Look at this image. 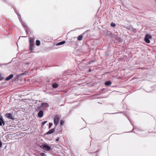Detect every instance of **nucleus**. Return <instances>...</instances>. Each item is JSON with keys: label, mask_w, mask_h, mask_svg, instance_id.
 I'll return each mask as SVG.
<instances>
[{"label": "nucleus", "mask_w": 156, "mask_h": 156, "mask_svg": "<svg viewBox=\"0 0 156 156\" xmlns=\"http://www.w3.org/2000/svg\"><path fill=\"white\" fill-rule=\"evenodd\" d=\"M60 125H62L64 123V121L62 120H61L60 122Z\"/></svg>", "instance_id": "19"}, {"label": "nucleus", "mask_w": 156, "mask_h": 156, "mask_svg": "<svg viewBox=\"0 0 156 156\" xmlns=\"http://www.w3.org/2000/svg\"><path fill=\"white\" fill-rule=\"evenodd\" d=\"M47 122V121H45L43 122H42V126H43L46 122Z\"/></svg>", "instance_id": "21"}, {"label": "nucleus", "mask_w": 156, "mask_h": 156, "mask_svg": "<svg viewBox=\"0 0 156 156\" xmlns=\"http://www.w3.org/2000/svg\"><path fill=\"white\" fill-rule=\"evenodd\" d=\"M34 42L33 39L32 38H30V43H32Z\"/></svg>", "instance_id": "18"}, {"label": "nucleus", "mask_w": 156, "mask_h": 156, "mask_svg": "<svg viewBox=\"0 0 156 156\" xmlns=\"http://www.w3.org/2000/svg\"><path fill=\"white\" fill-rule=\"evenodd\" d=\"M0 120L3 121L2 116L0 115Z\"/></svg>", "instance_id": "23"}, {"label": "nucleus", "mask_w": 156, "mask_h": 156, "mask_svg": "<svg viewBox=\"0 0 156 156\" xmlns=\"http://www.w3.org/2000/svg\"><path fill=\"white\" fill-rule=\"evenodd\" d=\"M43 112L42 110H41L38 113V116L39 117L41 118L43 116Z\"/></svg>", "instance_id": "7"}, {"label": "nucleus", "mask_w": 156, "mask_h": 156, "mask_svg": "<svg viewBox=\"0 0 156 156\" xmlns=\"http://www.w3.org/2000/svg\"><path fill=\"white\" fill-rule=\"evenodd\" d=\"M41 105L42 107H49V105L47 103L42 102L41 104Z\"/></svg>", "instance_id": "9"}, {"label": "nucleus", "mask_w": 156, "mask_h": 156, "mask_svg": "<svg viewBox=\"0 0 156 156\" xmlns=\"http://www.w3.org/2000/svg\"><path fill=\"white\" fill-rule=\"evenodd\" d=\"M83 36L81 35H79L77 38V39L79 41H81L82 40Z\"/></svg>", "instance_id": "14"}, {"label": "nucleus", "mask_w": 156, "mask_h": 156, "mask_svg": "<svg viewBox=\"0 0 156 156\" xmlns=\"http://www.w3.org/2000/svg\"><path fill=\"white\" fill-rule=\"evenodd\" d=\"M112 84V82L110 81H107L105 83V84L106 86H109Z\"/></svg>", "instance_id": "12"}, {"label": "nucleus", "mask_w": 156, "mask_h": 156, "mask_svg": "<svg viewBox=\"0 0 156 156\" xmlns=\"http://www.w3.org/2000/svg\"><path fill=\"white\" fill-rule=\"evenodd\" d=\"M59 138L58 137V138H57L56 139V142H57V141H58L59 140Z\"/></svg>", "instance_id": "26"}, {"label": "nucleus", "mask_w": 156, "mask_h": 156, "mask_svg": "<svg viewBox=\"0 0 156 156\" xmlns=\"http://www.w3.org/2000/svg\"><path fill=\"white\" fill-rule=\"evenodd\" d=\"M20 22L21 23L22 25V26L24 28H25V30L26 31V32L27 33V31H28V30H27L28 28H27L26 25L25 24V23H24L23 22L22 20H20Z\"/></svg>", "instance_id": "6"}, {"label": "nucleus", "mask_w": 156, "mask_h": 156, "mask_svg": "<svg viewBox=\"0 0 156 156\" xmlns=\"http://www.w3.org/2000/svg\"><path fill=\"white\" fill-rule=\"evenodd\" d=\"M13 76V75L12 74H10L6 78L5 80L6 81H9L11 78H12Z\"/></svg>", "instance_id": "8"}, {"label": "nucleus", "mask_w": 156, "mask_h": 156, "mask_svg": "<svg viewBox=\"0 0 156 156\" xmlns=\"http://www.w3.org/2000/svg\"><path fill=\"white\" fill-rule=\"evenodd\" d=\"M52 125H53V124L52 123H49V128H50L51 127V126Z\"/></svg>", "instance_id": "22"}, {"label": "nucleus", "mask_w": 156, "mask_h": 156, "mask_svg": "<svg viewBox=\"0 0 156 156\" xmlns=\"http://www.w3.org/2000/svg\"><path fill=\"white\" fill-rule=\"evenodd\" d=\"M58 84L56 83H54L52 84V87L54 88H56L58 87Z\"/></svg>", "instance_id": "11"}, {"label": "nucleus", "mask_w": 156, "mask_h": 156, "mask_svg": "<svg viewBox=\"0 0 156 156\" xmlns=\"http://www.w3.org/2000/svg\"><path fill=\"white\" fill-rule=\"evenodd\" d=\"M3 79V78L1 74H0V80H2Z\"/></svg>", "instance_id": "24"}, {"label": "nucleus", "mask_w": 156, "mask_h": 156, "mask_svg": "<svg viewBox=\"0 0 156 156\" xmlns=\"http://www.w3.org/2000/svg\"><path fill=\"white\" fill-rule=\"evenodd\" d=\"M3 124V125L4 126L5 125V122L4 121L0 120V126H1Z\"/></svg>", "instance_id": "16"}, {"label": "nucleus", "mask_w": 156, "mask_h": 156, "mask_svg": "<svg viewBox=\"0 0 156 156\" xmlns=\"http://www.w3.org/2000/svg\"><path fill=\"white\" fill-rule=\"evenodd\" d=\"M59 119V117L58 115L55 116L54 119V123L56 126L58 125Z\"/></svg>", "instance_id": "3"}, {"label": "nucleus", "mask_w": 156, "mask_h": 156, "mask_svg": "<svg viewBox=\"0 0 156 156\" xmlns=\"http://www.w3.org/2000/svg\"><path fill=\"white\" fill-rule=\"evenodd\" d=\"M40 41L38 40H37L36 41V44L37 46H39L40 45Z\"/></svg>", "instance_id": "15"}, {"label": "nucleus", "mask_w": 156, "mask_h": 156, "mask_svg": "<svg viewBox=\"0 0 156 156\" xmlns=\"http://www.w3.org/2000/svg\"><path fill=\"white\" fill-rule=\"evenodd\" d=\"M34 42L32 43H30L29 48L31 52H32V51L33 50V48L34 47Z\"/></svg>", "instance_id": "5"}, {"label": "nucleus", "mask_w": 156, "mask_h": 156, "mask_svg": "<svg viewBox=\"0 0 156 156\" xmlns=\"http://www.w3.org/2000/svg\"><path fill=\"white\" fill-rule=\"evenodd\" d=\"M2 143L1 141L0 140V148H1L2 145Z\"/></svg>", "instance_id": "25"}, {"label": "nucleus", "mask_w": 156, "mask_h": 156, "mask_svg": "<svg viewBox=\"0 0 156 156\" xmlns=\"http://www.w3.org/2000/svg\"><path fill=\"white\" fill-rule=\"evenodd\" d=\"M152 38V37L150 35H146L145 36V37L144 38V40L147 43H150V41L149 39H151Z\"/></svg>", "instance_id": "2"}, {"label": "nucleus", "mask_w": 156, "mask_h": 156, "mask_svg": "<svg viewBox=\"0 0 156 156\" xmlns=\"http://www.w3.org/2000/svg\"><path fill=\"white\" fill-rule=\"evenodd\" d=\"M65 41H62L58 42V43L56 44V45L57 46L60 45L65 44Z\"/></svg>", "instance_id": "13"}, {"label": "nucleus", "mask_w": 156, "mask_h": 156, "mask_svg": "<svg viewBox=\"0 0 156 156\" xmlns=\"http://www.w3.org/2000/svg\"><path fill=\"white\" fill-rule=\"evenodd\" d=\"M5 116L8 119H14L13 118L12 114L11 113H7L5 115Z\"/></svg>", "instance_id": "4"}, {"label": "nucleus", "mask_w": 156, "mask_h": 156, "mask_svg": "<svg viewBox=\"0 0 156 156\" xmlns=\"http://www.w3.org/2000/svg\"><path fill=\"white\" fill-rule=\"evenodd\" d=\"M40 147L41 148L46 151H49L51 149V147L48 146L47 144H42Z\"/></svg>", "instance_id": "1"}, {"label": "nucleus", "mask_w": 156, "mask_h": 156, "mask_svg": "<svg viewBox=\"0 0 156 156\" xmlns=\"http://www.w3.org/2000/svg\"><path fill=\"white\" fill-rule=\"evenodd\" d=\"M111 27H114L115 26V24L114 23L112 22L111 23Z\"/></svg>", "instance_id": "17"}, {"label": "nucleus", "mask_w": 156, "mask_h": 156, "mask_svg": "<svg viewBox=\"0 0 156 156\" xmlns=\"http://www.w3.org/2000/svg\"><path fill=\"white\" fill-rule=\"evenodd\" d=\"M40 154L41 156H46V154L45 153H43V152L41 153Z\"/></svg>", "instance_id": "20"}, {"label": "nucleus", "mask_w": 156, "mask_h": 156, "mask_svg": "<svg viewBox=\"0 0 156 156\" xmlns=\"http://www.w3.org/2000/svg\"><path fill=\"white\" fill-rule=\"evenodd\" d=\"M55 131L54 129L53 128L51 129H50L47 133V134H51L53 133Z\"/></svg>", "instance_id": "10"}]
</instances>
